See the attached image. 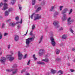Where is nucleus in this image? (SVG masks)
I'll list each match as a JSON object with an SVG mask.
<instances>
[{
    "label": "nucleus",
    "mask_w": 75,
    "mask_h": 75,
    "mask_svg": "<svg viewBox=\"0 0 75 75\" xmlns=\"http://www.w3.org/2000/svg\"><path fill=\"white\" fill-rule=\"evenodd\" d=\"M63 7H64V6H60L59 7V9H60V11H61L62 10Z\"/></svg>",
    "instance_id": "34"
},
{
    "label": "nucleus",
    "mask_w": 75,
    "mask_h": 75,
    "mask_svg": "<svg viewBox=\"0 0 75 75\" xmlns=\"http://www.w3.org/2000/svg\"><path fill=\"white\" fill-rule=\"evenodd\" d=\"M11 21V19H9L7 21H6V22L8 23V22H9V21Z\"/></svg>",
    "instance_id": "53"
},
{
    "label": "nucleus",
    "mask_w": 75,
    "mask_h": 75,
    "mask_svg": "<svg viewBox=\"0 0 75 75\" xmlns=\"http://www.w3.org/2000/svg\"><path fill=\"white\" fill-rule=\"evenodd\" d=\"M68 11V8H64L61 12V13L63 14V17L62 18V20L63 21H65L67 19V14H65L67 13V11Z\"/></svg>",
    "instance_id": "1"
},
{
    "label": "nucleus",
    "mask_w": 75,
    "mask_h": 75,
    "mask_svg": "<svg viewBox=\"0 0 75 75\" xmlns=\"http://www.w3.org/2000/svg\"><path fill=\"white\" fill-rule=\"evenodd\" d=\"M70 71H71V72H74V71H75V70L71 69Z\"/></svg>",
    "instance_id": "49"
},
{
    "label": "nucleus",
    "mask_w": 75,
    "mask_h": 75,
    "mask_svg": "<svg viewBox=\"0 0 75 75\" xmlns=\"http://www.w3.org/2000/svg\"><path fill=\"white\" fill-rule=\"evenodd\" d=\"M11 55H8L6 56V58H7L10 59V57H11Z\"/></svg>",
    "instance_id": "37"
},
{
    "label": "nucleus",
    "mask_w": 75,
    "mask_h": 75,
    "mask_svg": "<svg viewBox=\"0 0 75 75\" xmlns=\"http://www.w3.org/2000/svg\"><path fill=\"white\" fill-rule=\"evenodd\" d=\"M34 37H32L31 38H29L26 39V47H30V43L31 42V41H34Z\"/></svg>",
    "instance_id": "2"
},
{
    "label": "nucleus",
    "mask_w": 75,
    "mask_h": 75,
    "mask_svg": "<svg viewBox=\"0 0 75 75\" xmlns=\"http://www.w3.org/2000/svg\"><path fill=\"white\" fill-rule=\"evenodd\" d=\"M42 38H43V36H42L40 40V41L39 42V44H40L41 43V42L42 41Z\"/></svg>",
    "instance_id": "23"
},
{
    "label": "nucleus",
    "mask_w": 75,
    "mask_h": 75,
    "mask_svg": "<svg viewBox=\"0 0 75 75\" xmlns=\"http://www.w3.org/2000/svg\"><path fill=\"white\" fill-rule=\"evenodd\" d=\"M38 5L36 6L35 7V8H38Z\"/></svg>",
    "instance_id": "50"
},
{
    "label": "nucleus",
    "mask_w": 75,
    "mask_h": 75,
    "mask_svg": "<svg viewBox=\"0 0 75 75\" xmlns=\"http://www.w3.org/2000/svg\"><path fill=\"white\" fill-rule=\"evenodd\" d=\"M59 25H57L56 26H55V28H59Z\"/></svg>",
    "instance_id": "41"
},
{
    "label": "nucleus",
    "mask_w": 75,
    "mask_h": 75,
    "mask_svg": "<svg viewBox=\"0 0 75 75\" xmlns=\"http://www.w3.org/2000/svg\"><path fill=\"white\" fill-rule=\"evenodd\" d=\"M5 2H7V0H4Z\"/></svg>",
    "instance_id": "60"
},
{
    "label": "nucleus",
    "mask_w": 75,
    "mask_h": 75,
    "mask_svg": "<svg viewBox=\"0 0 75 75\" xmlns=\"http://www.w3.org/2000/svg\"><path fill=\"white\" fill-rule=\"evenodd\" d=\"M13 59H14V57H12L11 56V57L10 58H9V60L10 61H13Z\"/></svg>",
    "instance_id": "18"
},
{
    "label": "nucleus",
    "mask_w": 75,
    "mask_h": 75,
    "mask_svg": "<svg viewBox=\"0 0 75 75\" xmlns=\"http://www.w3.org/2000/svg\"><path fill=\"white\" fill-rule=\"evenodd\" d=\"M72 9H71L70 10L69 12V15L70 14H71V13H72Z\"/></svg>",
    "instance_id": "32"
},
{
    "label": "nucleus",
    "mask_w": 75,
    "mask_h": 75,
    "mask_svg": "<svg viewBox=\"0 0 75 75\" xmlns=\"http://www.w3.org/2000/svg\"><path fill=\"white\" fill-rule=\"evenodd\" d=\"M25 69H24L23 70H22V71H21V73H23V72H25Z\"/></svg>",
    "instance_id": "46"
},
{
    "label": "nucleus",
    "mask_w": 75,
    "mask_h": 75,
    "mask_svg": "<svg viewBox=\"0 0 75 75\" xmlns=\"http://www.w3.org/2000/svg\"><path fill=\"white\" fill-rule=\"evenodd\" d=\"M58 23H59V22H58V21H55L53 22V24L54 25H55V26H56L58 25Z\"/></svg>",
    "instance_id": "10"
},
{
    "label": "nucleus",
    "mask_w": 75,
    "mask_h": 75,
    "mask_svg": "<svg viewBox=\"0 0 75 75\" xmlns=\"http://www.w3.org/2000/svg\"><path fill=\"white\" fill-rule=\"evenodd\" d=\"M27 32H28V30H27V31L26 32V33L24 35H25L27 34Z\"/></svg>",
    "instance_id": "61"
},
{
    "label": "nucleus",
    "mask_w": 75,
    "mask_h": 75,
    "mask_svg": "<svg viewBox=\"0 0 75 75\" xmlns=\"http://www.w3.org/2000/svg\"><path fill=\"white\" fill-rule=\"evenodd\" d=\"M56 71L54 70L53 69H51V72L52 74H55V73H56Z\"/></svg>",
    "instance_id": "25"
},
{
    "label": "nucleus",
    "mask_w": 75,
    "mask_h": 75,
    "mask_svg": "<svg viewBox=\"0 0 75 75\" xmlns=\"http://www.w3.org/2000/svg\"><path fill=\"white\" fill-rule=\"evenodd\" d=\"M30 35H33V33H31V32L30 33Z\"/></svg>",
    "instance_id": "57"
},
{
    "label": "nucleus",
    "mask_w": 75,
    "mask_h": 75,
    "mask_svg": "<svg viewBox=\"0 0 75 75\" xmlns=\"http://www.w3.org/2000/svg\"><path fill=\"white\" fill-rule=\"evenodd\" d=\"M56 60L57 62H59V61H61V58L57 57L56 59Z\"/></svg>",
    "instance_id": "17"
},
{
    "label": "nucleus",
    "mask_w": 75,
    "mask_h": 75,
    "mask_svg": "<svg viewBox=\"0 0 75 75\" xmlns=\"http://www.w3.org/2000/svg\"><path fill=\"white\" fill-rule=\"evenodd\" d=\"M8 35V33H4V36H7Z\"/></svg>",
    "instance_id": "38"
},
{
    "label": "nucleus",
    "mask_w": 75,
    "mask_h": 75,
    "mask_svg": "<svg viewBox=\"0 0 75 75\" xmlns=\"http://www.w3.org/2000/svg\"><path fill=\"white\" fill-rule=\"evenodd\" d=\"M67 22L69 25L71 24L72 23V20H71V17H69L67 19Z\"/></svg>",
    "instance_id": "8"
},
{
    "label": "nucleus",
    "mask_w": 75,
    "mask_h": 75,
    "mask_svg": "<svg viewBox=\"0 0 75 75\" xmlns=\"http://www.w3.org/2000/svg\"><path fill=\"white\" fill-rule=\"evenodd\" d=\"M34 17V21H35L38 19H40L41 18V16L39 15L38 14H36L35 15V13H33L32 15L31 16V18L32 19L33 18V17Z\"/></svg>",
    "instance_id": "3"
},
{
    "label": "nucleus",
    "mask_w": 75,
    "mask_h": 75,
    "mask_svg": "<svg viewBox=\"0 0 75 75\" xmlns=\"http://www.w3.org/2000/svg\"><path fill=\"white\" fill-rule=\"evenodd\" d=\"M5 26V23H3L2 24V28H4Z\"/></svg>",
    "instance_id": "39"
},
{
    "label": "nucleus",
    "mask_w": 75,
    "mask_h": 75,
    "mask_svg": "<svg viewBox=\"0 0 75 75\" xmlns=\"http://www.w3.org/2000/svg\"><path fill=\"white\" fill-rule=\"evenodd\" d=\"M67 65L68 66H70V63H68V64H67Z\"/></svg>",
    "instance_id": "58"
},
{
    "label": "nucleus",
    "mask_w": 75,
    "mask_h": 75,
    "mask_svg": "<svg viewBox=\"0 0 75 75\" xmlns=\"http://www.w3.org/2000/svg\"><path fill=\"white\" fill-rule=\"evenodd\" d=\"M17 67V64H15L13 65V66L12 67L13 68H16Z\"/></svg>",
    "instance_id": "40"
},
{
    "label": "nucleus",
    "mask_w": 75,
    "mask_h": 75,
    "mask_svg": "<svg viewBox=\"0 0 75 75\" xmlns=\"http://www.w3.org/2000/svg\"><path fill=\"white\" fill-rule=\"evenodd\" d=\"M75 62V58L74 60V62Z\"/></svg>",
    "instance_id": "64"
},
{
    "label": "nucleus",
    "mask_w": 75,
    "mask_h": 75,
    "mask_svg": "<svg viewBox=\"0 0 75 75\" xmlns=\"http://www.w3.org/2000/svg\"><path fill=\"white\" fill-rule=\"evenodd\" d=\"M3 3H1L0 4V7H1L2 6H3Z\"/></svg>",
    "instance_id": "43"
},
{
    "label": "nucleus",
    "mask_w": 75,
    "mask_h": 75,
    "mask_svg": "<svg viewBox=\"0 0 75 75\" xmlns=\"http://www.w3.org/2000/svg\"><path fill=\"white\" fill-rule=\"evenodd\" d=\"M35 3V0H32V5H34Z\"/></svg>",
    "instance_id": "30"
},
{
    "label": "nucleus",
    "mask_w": 75,
    "mask_h": 75,
    "mask_svg": "<svg viewBox=\"0 0 75 75\" xmlns=\"http://www.w3.org/2000/svg\"><path fill=\"white\" fill-rule=\"evenodd\" d=\"M50 40L51 41V42H54L55 41V40H54V38L52 37L50 38Z\"/></svg>",
    "instance_id": "27"
},
{
    "label": "nucleus",
    "mask_w": 75,
    "mask_h": 75,
    "mask_svg": "<svg viewBox=\"0 0 75 75\" xmlns=\"http://www.w3.org/2000/svg\"><path fill=\"white\" fill-rule=\"evenodd\" d=\"M51 44L52 46H53V47H55V46L56 43L55 41L54 42H51Z\"/></svg>",
    "instance_id": "22"
},
{
    "label": "nucleus",
    "mask_w": 75,
    "mask_h": 75,
    "mask_svg": "<svg viewBox=\"0 0 75 75\" xmlns=\"http://www.w3.org/2000/svg\"><path fill=\"white\" fill-rule=\"evenodd\" d=\"M70 31L72 33H73V32H74V31L72 30L71 29H70Z\"/></svg>",
    "instance_id": "51"
},
{
    "label": "nucleus",
    "mask_w": 75,
    "mask_h": 75,
    "mask_svg": "<svg viewBox=\"0 0 75 75\" xmlns=\"http://www.w3.org/2000/svg\"><path fill=\"white\" fill-rule=\"evenodd\" d=\"M33 58L34 59V60L35 61L37 59V58L35 57V54H34L33 56Z\"/></svg>",
    "instance_id": "31"
},
{
    "label": "nucleus",
    "mask_w": 75,
    "mask_h": 75,
    "mask_svg": "<svg viewBox=\"0 0 75 75\" xmlns=\"http://www.w3.org/2000/svg\"><path fill=\"white\" fill-rule=\"evenodd\" d=\"M27 54H25V55L24 56V57H23V59H25V58H26V57H27Z\"/></svg>",
    "instance_id": "47"
},
{
    "label": "nucleus",
    "mask_w": 75,
    "mask_h": 75,
    "mask_svg": "<svg viewBox=\"0 0 75 75\" xmlns=\"http://www.w3.org/2000/svg\"><path fill=\"white\" fill-rule=\"evenodd\" d=\"M6 58H5V57H2L0 61H1V62L2 63H4V62H6Z\"/></svg>",
    "instance_id": "9"
},
{
    "label": "nucleus",
    "mask_w": 75,
    "mask_h": 75,
    "mask_svg": "<svg viewBox=\"0 0 75 75\" xmlns=\"http://www.w3.org/2000/svg\"><path fill=\"white\" fill-rule=\"evenodd\" d=\"M16 24H15L14 23H13L10 24V26H11V27H14L15 25H16Z\"/></svg>",
    "instance_id": "19"
},
{
    "label": "nucleus",
    "mask_w": 75,
    "mask_h": 75,
    "mask_svg": "<svg viewBox=\"0 0 75 75\" xmlns=\"http://www.w3.org/2000/svg\"><path fill=\"white\" fill-rule=\"evenodd\" d=\"M37 64H40L41 65H45V63L42 62L38 61L37 62Z\"/></svg>",
    "instance_id": "14"
},
{
    "label": "nucleus",
    "mask_w": 75,
    "mask_h": 75,
    "mask_svg": "<svg viewBox=\"0 0 75 75\" xmlns=\"http://www.w3.org/2000/svg\"><path fill=\"white\" fill-rule=\"evenodd\" d=\"M41 8L40 7H38L37 9L36 10V12H38V11H39L40 10H41Z\"/></svg>",
    "instance_id": "26"
},
{
    "label": "nucleus",
    "mask_w": 75,
    "mask_h": 75,
    "mask_svg": "<svg viewBox=\"0 0 75 75\" xmlns=\"http://www.w3.org/2000/svg\"><path fill=\"white\" fill-rule=\"evenodd\" d=\"M21 24V23H22V19H21V22H20Z\"/></svg>",
    "instance_id": "59"
},
{
    "label": "nucleus",
    "mask_w": 75,
    "mask_h": 75,
    "mask_svg": "<svg viewBox=\"0 0 75 75\" xmlns=\"http://www.w3.org/2000/svg\"><path fill=\"white\" fill-rule=\"evenodd\" d=\"M59 52H60V51L58 49H57L56 50V54H59Z\"/></svg>",
    "instance_id": "24"
},
{
    "label": "nucleus",
    "mask_w": 75,
    "mask_h": 75,
    "mask_svg": "<svg viewBox=\"0 0 75 75\" xmlns=\"http://www.w3.org/2000/svg\"><path fill=\"white\" fill-rule=\"evenodd\" d=\"M67 35H64L62 36V38L63 39H64V40H65L67 39Z\"/></svg>",
    "instance_id": "13"
},
{
    "label": "nucleus",
    "mask_w": 75,
    "mask_h": 75,
    "mask_svg": "<svg viewBox=\"0 0 75 75\" xmlns=\"http://www.w3.org/2000/svg\"><path fill=\"white\" fill-rule=\"evenodd\" d=\"M13 71V74H15L18 72V69H7L6 70V71H7V72H11V71Z\"/></svg>",
    "instance_id": "4"
},
{
    "label": "nucleus",
    "mask_w": 75,
    "mask_h": 75,
    "mask_svg": "<svg viewBox=\"0 0 75 75\" xmlns=\"http://www.w3.org/2000/svg\"><path fill=\"white\" fill-rule=\"evenodd\" d=\"M30 60H29L28 61V62L27 63V65H30Z\"/></svg>",
    "instance_id": "44"
},
{
    "label": "nucleus",
    "mask_w": 75,
    "mask_h": 75,
    "mask_svg": "<svg viewBox=\"0 0 75 75\" xmlns=\"http://www.w3.org/2000/svg\"><path fill=\"white\" fill-rule=\"evenodd\" d=\"M13 8H10L8 10V12H10V11H13Z\"/></svg>",
    "instance_id": "36"
},
{
    "label": "nucleus",
    "mask_w": 75,
    "mask_h": 75,
    "mask_svg": "<svg viewBox=\"0 0 75 75\" xmlns=\"http://www.w3.org/2000/svg\"><path fill=\"white\" fill-rule=\"evenodd\" d=\"M19 7L20 10H21V9L22 8V7L21 5L19 4Z\"/></svg>",
    "instance_id": "35"
},
{
    "label": "nucleus",
    "mask_w": 75,
    "mask_h": 75,
    "mask_svg": "<svg viewBox=\"0 0 75 75\" xmlns=\"http://www.w3.org/2000/svg\"><path fill=\"white\" fill-rule=\"evenodd\" d=\"M45 75H49V73H46Z\"/></svg>",
    "instance_id": "56"
},
{
    "label": "nucleus",
    "mask_w": 75,
    "mask_h": 75,
    "mask_svg": "<svg viewBox=\"0 0 75 75\" xmlns=\"http://www.w3.org/2000/svg\"><path fill=\"white\" fill-rule=\"evenodd\" d=\"M4 6L3 8H2V10H5L7 8V7H8V4L6 3H4Z\"/></svg>",
    "instance_id": "7"
},
{
    "label": "nucleus",
    "mask_w": 75,
    "mask_h": 75,
    "mask_svg": "<svg viewBox=\"0 0 75 75\" xmlns=\"http://www.w3.org/2000/svg\"><path fill=\"white\" fill-rule=\"evenodd\" d=\"M8 49H10V45H8Z\"/></svg>",
    "instance_id": "52"
},
{
    "label": "nucleus",
    "mask_w": 75,
    "mask_h": 75,
    "mask_svg": "<svg viewBox=\"0 0 75 75\" xmlns=\"http://www.w3.org/2000/svg\"><path fill=\"white\" fill-rule=\"evenodd\" d=\"M19 39V37L17 35H16L14 37V40L16 41H18V40Z\"/></svg>",
    "instance_id": "11"
},
{
    "label": "nucleus",
    "mask_w": 75,
    "mask_h": 75,
    "mask_svg": "<svg viewBox=\"0 0 75 75\" xmlns=\"http://www.w3.org/2000/svg\"><path fill=\"white\" fill-rule=\"evenodd\" d=\"M58 74H59V75H61V74H63V72L61 70H60L58 72Z\"/></svg>",
    "instance_id": "20"
},
{
    "label": "nucleus",
    "mask_w": 75,
    "mask_h": 75,
    "mask_svg": "<svg viewBox=\"0 0 75 75\" xmlns=\"http://www.w3.org/2000/svg\"><path fill=\"white\" fill-rule=\"evenodd\" d=\"M2 37H3V36H2V34L1 32H0V40L2 39Z\"/></svg>",
    "instance_id": "33"
},
{
    "label": "nucleus",
    "mask_w": 75,
    "mask_h": 75,
    "mask_svg": "<svg viewBox=\"0 0 75 75\" xmlns=\"http://www.w3.org/2000/svg\"><path fill=\"white\" fill-rule=\"evenodd\" d=\"M15 19L16 20H18V19H19V18L17 16L16 17Z\"/></svg>",
    "instance_id": "45"
},
{
    "label": "nucleus",
    "mask_w": 75,
    "mask_h": 75,
    "mask_svg": "<svg viewBox=\"0 0 75 75\" xmlns=\"http://www.w3.org/2000/svg\"><path fill=\"white\" fill-rule=\"evenodd\" d=\"M16 0H11V3L12 4V5H13L15 3V2H16Z\"/></svg>",
    "instance_id": "21"
},
{
    "label": "nucleus",
    "mask_w": 75,
    "mask_h": 75,
    "mask_svg": "<svg viewBox=\"0 0 75 75\" xmlns=\"http://www.w3.org/2000/svg\"><path fill=\"white\" fill-rule=\"evenodd\" d=\"M72 51H75V48H73L72 49Z\"/></svg>",
    "instance_id": "54"
},
{
    "label": "nucleus",
    "mask_w": 75,
    "mask_h": 75,
    "mask_svg": "<svg viewBox=\"0 0 75 75\" xmlns=\"http://www.w3.org/2000/svg\"><path fill=\"white\" fill-rule=\"evenodd\" d=\"M63 30V28L60 27L59 29V31H62Z\"/></svg>",
    "instance_id": "42"
},
{
    "label": "nucleus",
    "mask_w": 75,
    "mask_h": 75,
    "mask_svg": "<svg viewBox=\"0 0 75 75\" xmlns=\"http://www.w3.org/2000/svg\"><path fill=\"white\" fill-rule=\"evenodd\" d=\"M44 49H41L40 50L39 52V55L40 56L44 54Z\"/></svg>",
    "instance_id": "6"
},
{
    "label": "nucleus",
    "mask_w": 75,
    "mask_h": 75,
    "mask_svg": "<svg viewBox=\"0 0 75 75\" xmlns=\"http://www.w3.org/2000/svg\"><path fill=\"white\" fill-rule=\"evenodd\" d=\"M58 14H59V13H58L57 12H55L54 13V17L55 18V17H57Z\"/></svg>",
    "instance_id": "15"
},
{
    "label": "nucleus",
    "mask_w": 75,
    "mask_h": 75,
    "mask_svg": "<svg viewBox=\"0 0 75 75\" xmlns=\"http://www.w3.org/2000/svg\"><path fill=\"white\" fill-rule=\"evenodd\" d=\"M35 28V25H33L32 26V30H34V29Z\"/></svg>",
    "instance_id": "48"
},
{
    "label": "nucleus",
    "mask_w": 75,
    "mask_h": 75,
    "mask_svg": "<svg viewBox=\"0 0 75 75\" xmlns=\"http://www.w3.org/2000/svg\"><path fill=\"white\" fill-rule=\"evenodd\" d=\"M54 7L53 6H52L50 9V11H53V10H54Z\"/></svg>",
    "instance_id": "29"
},
{
    "label": "nucleus",
    "mask_w": 75,
    "mask_h": 75,
    "mask_svg": "<svg viewBox=\"0 0 75 75\" xmlns=\"http://www.w3.org/2000/svg\"><path fill=\"white\" fill-rule=\"evenodd\" d=\"M18 59H19V60H21V59H22V58L23 57V54H22L19 51L18 52Z\"/></svg>",
    "instance_id": "5"
},
{
    "label": "nucleus",
    "mask_w": 75,
    "mask_h": 75,
    "mask_svg": "<svg viewBox=\"0 0 75 75\" xmlns=\"http://www.w3.org/2000/svg\"><path fill=\"white\" fill-rule=\"evenodd\" d=\"M26 75H30V74H29V73H28L26 74Z\"/></svg>",
    "instance_id": "63"
},
{
    "label": "nucleus",
    "mask_w": 75,
    "mask_h": 75,
    "mask_svg": "<svg viewBox=\"0 0 75 75\" xmlns=\"http://www.w3.org/2000/svg\"><path fill=\"white\" fill-rule=\"evenodd\" d=\"M9 14V12L8 11H6L5 12V16H7Z\"/></svg>",
    "instance_id": "16"
},
{
    "label": "nucleus",
    "mask_w": 75,
    "mask_h": 75,
    "mask_svg": "<svg viewBox=\"0 0 75 75\" xmlns=\"http://www.w3.org/2000/svg\"><path fill=\"white\" fill-rule=\"evenodd\" d=\"M42 61H44L45 62H49V59L47 58H46L45 59H42Z\"/></svg>",
    "instance_id": "12"
},
{
    "label": "nucleus",
    "mask_w": 75,
    "mask_h": 75,
    "mask_svg": "<svg viewBox=\"0 0 75 75\" xmlns=\"http://www.w3.org/2000/svg\"><path fill=\"white\" fill-rule=\"evenodd\" d=\"M20 25H18V28H19V29L20 28Z\"/></svg>",
    "instance_id": "55"
},
{
    "label": "nucleus",
    "mask_w": 75,
    "mask_h": 75,
    "mask_svg": "<svg viewBox=\"0 0 75 75\" xmlns=\"http://www.w3.org/2000/svg\"><path fill=\"white\" fill-rule=\"evenodd\" d=\"M1 54H2V52H1L0 53V55H1Z\"/></svg>",
    "instance_id": "62"
},
{
    "label": "nucleus",
    "mask_w": 75,
    "mask_h": 75,
    "mask_svg": "<svg viewBox=\"0 0 75 75\" xmlns=\"http://www.w3.org/2000/svg\"><path fill=\"white\" fill-rule=\"evenodd\" d=\"M44 29L45 31H47L48 30V26L46 25L45 26Z\"/></svg>",
    "instance_id": "28"
}]
</instances>
